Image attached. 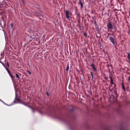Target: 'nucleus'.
<instances>
[{"instance_id": "1", "label": "nucleus", "mask_w": 130, "mask_h": 130, "mask_svg": "<svg viewBox=\"0 0 130 130\" xmlns=\"http://www.w3.org/2000/svg\"><path fill=\"white\" fill-rule=\"evenodd\" d=\"M107 29H116V26L114 24L112 25L111 22H110L108 23L107 24Z\"/></svg>"}, {"instance_id": "2", "label": "nucleus", "mask_w": 130, "mask_h": 130, "mask_svg": "<svg viewBox=\"0 0 130 130\" xmlns=\"http://www.w3.org/2000/svg\"><path fill=\"white\" fill-rule=\"evenodd\" d=\"M109 39L110 42H112V44L114 45H116V37L115 36H114L113 37L110 36L109 37Z\"/></svg>"}, {"instance_id": "3", "label": "nucleus", "mask_w": 130, "mask_h": 130, "mask_svg": "<svg viewBox=\"0 0 130 130\" xmlns=\"http://www.w3.org/2000/svg\"><path fill=\"white\" fill-rule=\"evenodd\" d=\"M5 69H6V70H7V71L8 73L9 74V75L11 77L12 79L13 80L14 77L11 74L10 71H9V69H8V68H7L6 67V68H5Z\"/></svg>"}, {"instance_id": "4", "label": "nucleus", "mask_w": 130, "mask_h": 130, "mask_svg": "<svg viewBox=\"0 0 130 130\" xmlns=\"http://www.w3.org/2000/svg\"><path fill=\"white\" fill-rule=\"evenodd\" d=\"M69 12L68 10H67L66 12V18L69 19Z\"/></svg>"}, {"instance_id": "5", "label": "nucleus", "mask_w": 130, "mask_h": 130, "mask_svg": "<svg viewBox=\"0 0 130 130\" xmlns=\"http://www.w3.org/2000/svg\"><path fill=\"white\" fill-rule=\"evenodd\" d=\"M79 3L81 7V8H83V4L80 0H79Z\"/></svg>"}, {"instance_id": "6", "label": "nucleus", "mask_w": 130, "mask_h": 130, "mask_svg": "<svg viewBox=\"0 0 130 130\" xmlns=\"http://www.w3.org/2000/svg\"><path fill=\"white\" fill-rule=\"evenodd\" d=\"M15 99H16V100L18 101L19 102H20L21 101L20 100L19 98H17V94L16 93L15 94Z\"/></svg>"}, {"instance_id": "7", "label": "nucleus", "mask_w": 130, "mask_h": 130, "mask_svg": "<svg viewBox=\"0 0 130 130\" xmlns=\"http://www.w3.org/2000/svg\"><path fill=\"white\" fill-rule=\"evenodd\" d=\"M27 107H28L30 108H31V110H32V111L33 112V113H34V110H33V109L30 106H29V105H27Z\"/></svg>"}, {"instance_id": "8", "label": "nucleus", "mask_w": 130, "mask_h": 130, "mask_svg": "<svg viewBox=\"0 0 130 130\" xmlns=\"http://www.w3.org/2000/svg\"><path fill=\"white\" fill-rule=\"evenodd\" d=\"M69 69V66L68 64L67 66L66 69V70L67 71V72H68V71Z\"/></svg>"}, {"instance_id": "9", "label": "nucleus", "mask_w": 130, "mask_h": 130, "mask_svg": "<svg viewBox=\"0 0 130 130\" xmlns=\"http://www.w3.org/2000/svg\"><path fill=\"white\" fill-rule=\"evenodd\" d=\"M122 88L123 89L124 91H125V88L124 87V85L123 83H122Z\"/></svg>"}, {"instance_id": "10", "label": "nucleus", "mask_w": 130, "mask_h": 130, "mask_svg": "<svg viewBox=\"0 0 130 130\" xmlns=\"http://www.w3.org/2000/svg\"><path fill=\"white\" fill-rule=\"evenodd\" d=\"M0 63H1L2 65L5 68H6V66H5V65H4V63H3V62H2V61H1L0 62Z\"/></svg>"}, {"instance_id": "11", "label": "nucleus", "mask_w": 130, "mask_h": 130, "mask_svg": "<svg viewBox=\"0 0 130 130\" xmlns=\"http://www.w3.org/2000/svg\"><path fill=\"white\" fill-rule=\"evenodd\" d=\"M92 68H93V69L95 71H96V68L94 66Z\"/></svg>"}, {"instance_id": "12", "label": "nucleus", "mask_w": 130, "mask_h": 130, "mask_svg": "<svg viewBox=\"0 0 130 130\" xmlns=\"http://www.w3.org/2000/svg\"><path fill=\"white\" fill-rule=\"evenodd\" d=\"M90 73H91V75L92 76V79L93 78V73H92V72H90Z\"/></svg>"}, {"instance_id": "13", "label": "nucleus", "mask_w": 130, "mask_h": 130, "mask_svg": "<svg viewBox=\"0 0 130 130\" xmlns=\"http://www.w3.org/2000/svg\"><path fill=\"white\" fill-rule=\"evenodd\" d=\"M15 75H16V77H17L19 79L20 78L19 75L18 74H16Z\"/></svg>"}, {"instance_id": "14", "label": "nucleus", "mask_w": 130, "mask_h": 130, "mask_svg": "<svg viewBox=\"0 0 130 130\" xmlns=\"http://www.w3.org/2000/svg\"><path fill=\"white\" fill-rule=\"evenodd\" d=\"M128 59H129L130 60V55L129 53H128Z\"/></svg>"}, {"instance_id": "15", "label": "nucleus", "mask_w": 130, "mask_h": 130, "mask_svg": "<svg viewBox=\"0 0 130 130\" xmlns=\"http://www.w3.org/2000/svg\"><path fill=\"white\" fill-rule=\"evenodd\" d=\"M27 72L29 74H31V72L28 70H27Z\"/></svg>"}, {"instance_id": "16", "label": "nucleus", "mask_w": 130, "mask_h": 130, "mask_svg": "<svg viewBox=\"0 0 130 130\" xmlns=\"http://www.w3.org/2000/svg\"><path fill=\"white\" fill-rule=\"evenodd\" d=\"M21 103L23 104V105H25V106H27V105H26V104L24 103V102H22Z\"/></svg>"}, {"instance_id": "17", "label": "nucleus", "mask_w": 130, "mask_h": 130, "mask_svg": "<svg viewBox=\"0 0 130 130\" xmlns=\"http://www.w3.org/2000/svg\"><path fill=\"white\" fill-rule=\"evenodd\" d=\"M76 14L77 15V16L79 18V19H80L79 18L80 17V16L79 14H77V13H76Z\"/></svg>"}, {"instance_id": "18", "label": "nucleus", "mask_w": 130, "mask_h": 130, "mask_svg": "<svg viewBox=\"0 0 130 130\" xmlns=\"http://www.w3.org/2000/svg\"><path fill=\"white\" fill-rule=\"evenodd\" d=\"M111 85L113 84V80H111Z\"/></svg>"}, {"instance_id": "19", "label": "nucleus", "mask_w": 130, "mask_h": 130, "mask_svg": "<svg viewBox=\"0 0 130 130\" xmlns=\"http://www.w3.org/2000/svg\"><path fill=\"white\" fill-rule=\"evenodd\" d=\"M9 64L8 63V62H7V67H9Z\"/></svg>"}, {"instance_id": "20", "label": "nucleus", "mask_w": 130, "mask_h": 130, "mask_svg": "<svg viewBox=\"0 0 130 130\" xmlns=\"http://www.w3.org/2000/svg\"><path fill=\"white\" fill-rule=\"evenodd\" d=\"M94 23L95 25H96V21H95Z\"/></svg>"}, {"instance_id": "21", "label": "nucleus", "mask_w": 130, "mask_h": 130, "mask_svg": "<svg viewBox=\"0 0 130 130\" xmlns=\"http://www.w3.org/2000/svg\"><path fill=\"white\" fill-rule=\"evenodd\" d=\"M84 36H86V37H87V34H86V33H84Z\"/></svg>"}, {"instance_id": "22", "label": "nucleus", "mask_w": 130, "mask_h": 130, "mask_svg": "<svg viewBox=\"0 0 130 130\" xmlns=\"http://www.w3.org/2000/svg\"><path fill=\"white\" fill-rule=\"evenodd\" d=\"M37 14L38 15V16H40L41 15L39 13H37Z\"/></svg>"}, {"instance_id": "23", "label": "nucleus", "mask_w": 130, "mask_h": 130, "mask_svg": "<svg viewBox=\"0 0 130 130\" xmlns=\"http://www.w3.org/2000/svg\"><path fill=\"white\" fill-rule=\"evenodd\" d=\"M110 79L111 81L112 80V77H111V76H110Z\"/></svg>"}, {"instance_id": "24", "label": "nucleus", "mask_w": 130, "mask_h": 130, "mask_svg": "<svg viewBox=\"0 0 130 130\" xmlns=\"http://www.w3.org/2000/svg\"><path fill=\"white\" fill-rule=\"evenodd\" d=\"M91 66H92V67H93L94 66V65L93 64V63H92L91 64Z\"/></svg>"}, {"instance_id": "25", "label": "nucleus", "mask_w": 130, "mask_h": 130, "mask_svg": "<svg viewBox=\"0 0 130 130\" xmlns=\"http://www.w3.org/2000/svg\"><path fill=\"white\" fill-rule=\"evenodd\" d=\"M11 26L12 27V28H13V24L12 23H11Z\"/></svg>"}, {"instance_id": "26", "label": "nucleus", "mask_w": 130, "mask_h": 130, "mask_svg": "<svg viewBox=\"0 0 130 130\" xmlns=\"http://www.w3.org/2000/svg\"><path fill=\"white\" fill-rule=\"evenodd\" d=\"M128 80L130 81V77H129L128 79Z\"/></svg>"}, {"instance_id": "27", "label": "nucleus", "mask_w": 130, "mask_h": 130, "mask_svg": "<svg viewBox=\"0 0 130 130\" xmlns=\"http://www.w3.org/2000/svg\"><path fill=\"white\" fill-rule=\"evenodd\" d=\"M0 26H2V23L1 22H0Z\"/></svg>"}, {"instance_id": "28", "label": "nucleus", "mask_w": 130, "mask_h": 130, "mask_svg": "<svg viewBox=\"0 0 130 130\" xmlns=\"http://www.w3.org/2000/svg\"><path fill=\"white\" fill-rule=\"evenodd\" d=\"M0 101H1L2 102H3V101H2L0 99Z\"/></svg>"}, {"instance_id": "29", "label": "nucleus", "mask_w": 130, "mask_h": 130, "mask_svg": "<svg viewBox=\"0 0 130 130\" xmlns=\"http://www.w3.org/2000/svg\"><path fill=\"white\" fill-rule=\"evenodd\" d=\"M3 103H4V104H5V105H7V104H5V102H3Z\"/></svg>"}, {"instance_id": "30", "label": "nucleus", "mask_w": 130, "mask_h": 130, "mask_svg": "<svg viewBox=\"0 0 130 130\" xmlns=\"http://www.w3.org/2000/svg\"><path fill=\"white\" fill-rule=\"evenodd\" d=\"M46 93H47V95H48V93L47 92Z\"/></svg>"}, {"instance_id": "31", "label": "nucleus", "mask_w": 130, "mask_h": 130, "mask_svg": "<svg viewBox=\"0 0 130 130\" xmlns=\"http://www.w3.org/2000/svg\"><path fill=\"white\" fill-rule=\"evenodd\" d=\"M79 26V27H80V26Z\"/></svg>"}, {"instance_id": "32", "label": "nucleus", "mask_w": 130, "mask_h": 130, "mask_svg": "<svg viewBox=\"0 0 130 130\" xmlns=\"http://www.w3.org/2000/svg\"><path fill=\"white\" fill-rule=\"evenodd\" d=\"M4 7H5V5H4Z\"/></svg>"}, {"instance_id": "33", "label": "nucleus", "mask_w": 130, "mask_h": 130, "mask_svg": "<svg viewBox=\"0 0 130 130\" xmlns=\"http://www.w3.org/2000/svg\"><path fill=\"white\" fill-rule=\"evenodd\" d=\"M22 1H23V0H22Z\"/></svg>"}]
</instances>
